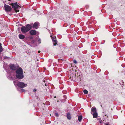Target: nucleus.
Returning <instances> with one entry per match:
<instances>
[{
  "label": "nucleus",
  "mask_w": 125,
  "mask_h": 125,
  "mask_svg": "<svg viewBox=\"0 0 125 125\" xmlns=\"http://www.w3.org/2000/svg\"><path fill=\"white\" fill-rule=\"evenodd\" d=\"M16 77L20 79H22L24 76L23 74V71L22 68H21L17 69L16 71Z\"/></svg>",
  "instance_id": "nucleus-1"
},
{
  "label": "nucleus",
  "mask_w": 125,
  "mask_h": 125,
  "mask_svg": "<svg viewBox=\"0 0 125 125\" xmlns=\"http://www.w3.org/2000/svg\"><path fill=\"white\" fill-rule=\"evenodd\" d=\"M31 27L32 26L31 25L28 24L26 27L22 26L21 28V30L23 33H26L30 30Z\"/></svg>",
  "instance_id": "nucleus-2"
},
{
  "label": "nucleus",
  "mask_w": 125,
  "mask_h": 125,
  "mask_svg": "<svg viewBox=\"0 0 125 125\" xmlns=\"http://www.w3.org/2000/svg\"><path fill=\"white\" fill-rule=\"evenodd\" d=\"M15 85H17L19 87L21 88H23L27 86V85L26 84H24L22 82H17L13 81Z\"/></svg>",
  "instance_id": "nucleus-3"
},
{
  "label": "nucleus",
  "mask_w": 125,
  "mask_h": 125,
  "mask_svg": "<svg viewBox=\"0 0 125 125\" xmlns=\"http://www.w3.org/2000/svg\"><path fill=\"white\" fill-rule=\"evenodd\" d=\"M12 6L13 8L14 9L16 12V13L17 12H19V10H17L16 9H18L19 8V5H18L17 3H12Z\"/></svg>",
  "instance_id": "nucleus-4"
},
{
  "label": "nucleus",
  "mask_w": 125,
  "mask_h": 125,
  "mask_svg": "<svg viewBox=\"0 0 125 125\" xmlns=\"http://www.w3.org/2000/svg\"><path fill=\"white\" fill-rule=\"evenodd\" d=\"M4 7L5 11L7 12H10L11 10L12 9L11 7L5 4H4Z\"/></svg>",
  "instance_id": "nucleus-5"
},
{
  "label": "nucleus",
  "mask_w": 125,
  "mask_h": 125,
  "mask_svg": "<svg viewBox=\"0 0 125 125\" xmlns=\"http://www.w3.org/2000/svg\"><path fill=\"white\" fill-rule=\"evenodd\" d=\"M51 37L52 39L53 45L54 46L56 45L57 44V41L56 40V38L54 36L53 37L52 35L51 36Z\"/></svg>",
  "instance_id": "nucleus-6"
},
{
  "label": "nucleus",
  "mask_w": 125,
  "mask_h": 125,
  "mask_svg": "<svg viewBox=\"0 0 125 125\" xmlns=\"http://www.w3.org/2000/svg\"><path fill=\"white\" fill-rule=\"evenodd\" d=\"M39 26V23L38 22L34 23L32 27L33 29H37Z\"/></svg>",
  "instance_id": "nucleus-7"
},
{
  "label": "nucleus",
  "mask_w": 125,
  "mask_h": 125,
  "mask_svg": "<svg viewBox=\"0 0 125 125\" xmlns=\"http://www.w3.org/2000/svg\"><path fill=\"white\" fill-rule=\"evenodd\" d=\"M36 31L35 30H31L30 31V34L32 35H35L36 34Z\"/></svg>",
  "instance_id": "nucleus-8"
},
{
  "label": "nucleus",
  "mask_w": 125,
  "mask_h": 125,
  "mask_svg": "<svg viewBox=\"0 0 125 125\" xmlns=\"http://www.w3.org/2000/svg\"><path fill=\"white\" fill-rule=\"evenodd\" d=\"M96 112V109L94 107H93L92 108L91 113L92 114L93 113H94Z\"/></svg>",
  "instance_id": "nucleus-9"
},
{
  "label": "nucleus",
  "mask_w": 125,
  "mask_h": 125,
  "mask_svg": "<svg viewBox=\"0 0 125 125\" xmlns=\"http://www.w3.org/2000/svg\"><path fill=\"white\" fill-rule=\"evenodd\" d=\"M11 69L13 70H15L16 69V67L14 64H11L10 66Z\"/></svg>",
  "instance_id": "nucleus-10"
},
{
  "label": "nucleus",
  "mask_w": 125,
  "mask_h": 125,
  "mask_svg": "<svg viewBox=\"0 0 125 125\" xmlns=\"http://www.w3.org/2000/svg\"><path fill=\"white\" fill-rule=\"evenodd\" d=\"M19 38L21 39H23L25 38V36L21 34H19Z\"/></svg>",
  "instance_id": "nucleus-11"
},
{
  "label": "nucleus",
  "mask_w": 125,
  "mask_h": 125,
  "mask_svg": "<svg viewBox=\"0 0 125 125\" xmlns=\"http://www.w3.org/2000/svg\"><path fill=\"white\" fill-rule=\"evenodd\" d=\"M93 115L94 118H96L97 117L98 114L96 112L94 113Z\"/></svg>",
  "instance_id": "nucleus-12"
},
{
  "label": "nucleus",
  "mask_w": 125,
  "mask_h": 125,
  "mask_svg": "<svg viewBox=\"0 0 125 125\" xmlns=\"http://www.w3.org/2000/svg\"><path fill=\"white\" fill-rule=\"evenodd\" d=\"M67 118L69 120L71 119V117L70 114L69 113H68L67 115Z\"/></svg>",
  "instance_id": "nucleus-13"
},
{
  "label": "nucleus",
  "mask_w": 125,
  "mask_h": 125,
  "mask_svg": "<svg viewBox=\"0 0 125 125\" xmlns=\"http://www.w3.org/2000/svg\"><path fill=\"white\" fill-rule=\"evenodd\" d=\"M82 116L80 115L78 116V120L79 122H81L82 119Z\"/></svg>",
  "instance_id": "nucleus-14"
},
{
  "label": "nucleus",
  "mask_w": 125,
  "mask_h": 125,
  "mask_svg": "<svg viewBox=\"0 0 125 125\" xmlns=\"http://www.w3.org/2000/svg\"><path fill=\"white\" fill-rule=\"evenodd\" d=\"M3 50L1 46V44L0 43V52H1Z\"/></svg>",
  "instance_id": "nucleus-15"
},
{
  "label": "nucleus",
  "mask_w": 125,
  "mask_h": 125,
  "mask_svg": "<svg viewBox=\"0 0 125 125\" xmlns=\"http://www.w3.org/2000/svg\"><path fill=\"white\" fill-rule=\"evenodd\" d=\"M71 77H70V78L71 79L72 78L73 79H71V80H72V79H73V77L75 78L74 76H73V74L72 75L71 74V75L70 76Z\"/></svg>",
  "instance_id": "nucleus-16"
},
{
  "label": "nucleus",
  "mask_w": 125,
  "mask_h": 125,
  "mask_svg": "<svg viewBox=\"0 0 125 125\" xmlns=\"http://www.w3.org/2000/svg\"><path fill=\"white\" fill-rule=\"evenodd\" d=\"M83 92L84 94H87L88 93V92L86 90H83Z\"/></svg>",
  "instance_id": "nucleus-17"
},
{
  "label": "nucleus",
  "mask_w": 125,
  "mask_h": 125,
  "mask_svg": "<svg viewBox=\"0 0 125 125\" xmlns=\"http://www.w3.org/2000/svg\"><path fill=\"white\" fill-rule=\"evenodd\" d=\"M104 124L105 125H110L109 123L108 122L106 123H105Z\"/></svg>",
  "instance_id": "nucleus-18"
},
{
  "label": "nucleus",
  "mask_w": 125,
  "mask_h": 125,
  "mask_svg": "<svg viewBox=\"0 0 125 125\" xmlns=\"http://www.w3.org/2000/svg\"><path fill=\"white\" fill-rule=\"evenodd\" d=\"M38 41L39 42V43H41V40L40 39H38Z\"/></svg>",
  "instance_id": "nucleus-19"
},
{
  "label": "nucleus",
  "mask_w": 125,
  "mask_h": 125,
  "mask_svg": "<svg viewBox=\"0 0 125 125\" xmlns=\"http://www.w3.org/2000/svg\"><path fill=\"white\" fill-rule=\"evenodd\" d=\"M73 62L75 63H77V62L76 60H74L73 61Z\"/></svg>",
  "instance_id": "nucleus-20"
},
{
  "label": "nucleus",
  "mask_w": 125,
  "mask_h": 125,
  "mask_svg": "<svg viewBox=\"0 0 125 125\" xmlns=\"http://www.w3.org/2000/svg\"><path fill=\"white\" fill-rule=\"evenodd\" d=\"M55 115L57 117H58V115L57 113H55Z\"/></svg>",
  "instance_id": "nucleus-21"
},
{
  "label": "nucleus",
  "mask_w": 125,
  "mask_h": 125,
  "mask_svg": "<svg viewBox=\"0 0 125 125\" xmlns=\"http://www.w3.org/2000/svg\"><path fill=\"white\" fill-rule=\"evenodd\" d=\"M36 91V89H34L33 90V91L34 92Z\"/></svg>",
  "instance_id": "nucleus-22"
},
{
  "label": "nucleus",
  "mask_w": 125,
  "mask_h": 125,
  "mask_svg": "<svg viewBox=\"0 0 125 125\" xmlns=\"http://www.w3.org/2000/svg\"><path fill=\"white\" fill-rule=\"evenodd\" d=\"M41 52L40 51H38V53H40Z\"/></svg>",
  "instance_id": "nucleus-23"
},
{
  "label": "nucleus",
  "mask_w": 125,
  "mask_h": 125,
  "mask_svg": "<svg viewBox=\"0 0 125 125\" xmlns=\"http://www.w3.org/2000/svg\"><path fill=\"white\" fill-rule=\"evenodd\" d=\"M10 0H8L9 1H10Z\"/></svg>",
  "instance_id": "nucleus-24"
},
{
  "label": "nucleus",
  "mask_w": 125,
  "mask_h": 125,
  "mask_svg": "<svg viewBox=\"0 0 125 125\" xmlns=\"http://www.w3.org/2000/svg\"><path fill=\"white\" fill-rule=\"evenodd\" d=\"M45 85H46V84H45Z\"/></svg>",
  "instance_id": "nucleus-25"
},
{
  "label": "nucleus",
  "mask_w": 125,
  "mask_h": 125,
  "mask_svg": "<svg viewBox=\"0 0 125 125\" xmlns=\"http://www.w3.org/2000/svg\"><path fill=\"white\" fill-rule=\"evenodd\" d=\"M105 116H106V115H105Z\"/></svg>",
  "instance_id": "nucleus-26"
}]
</instances>
